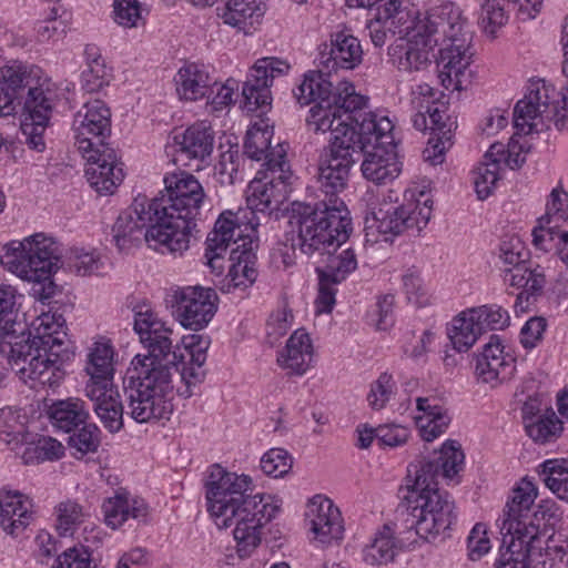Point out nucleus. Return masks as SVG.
Returning a JSON list of instances; mask_svg holds the SVG:
<instances>
[{
	"instance_id": "57",
	"label": "nucleus",
	"mask_w": 568,
	"mask_h": 568,
	"mask_svg": "<svg viewBox=\"0 0 568 568\" xmlns=\"http://www.w3.org/2000/svg\"><path fill=\"white\" fill-rule=\"evenodd\" d=\"M349 7L374 9L377 20H390L399 13L400 0H347Z\"/></svg>"
},
{
	"instance_id": "32",
	"label": "nucleus",
	"mask_w": 568,
	"mask_h": 568,
	"mask_svg": "<svg viewBox=\"0 0 568 568\" xmlns=\"http://www.w3.org/2000/svg\"><path fill=\"white\" fill-rule=\"evenodd\" d=\"M85 394L93 402V409L104 428L118 433L123 427V404L119 392L113 387L87 385Z\"/></svg>"
},
{
	"instance_id": "59",
	"label": "nucleus",
	"mask_w": 568,
	"mask_h": 568,
	"mask_svg": "<svg viewBox=\"0 0 568 568\" xmlns=\"http://www.w3.org/2000/svg\"><path fill=\"white\" fill-rule=\"evenodd\" d=\"M239 152L227 150L220 155L219 162L215 164V175L222 184H233L235 175L239 171Z\"/></svg>"
},
{
	"instance_id": "50",
	"label": "nucleus",
	"mask_w": 568,
	"mask_h": 568,
	"mask_svg": "<svg viewBox=\"0 0 568 568\" xmlns=\"http://www.w3.org/2000/svg\"><path fill=\"white\" fill-rule=\"evenodd\" d=\"M260 466L267 476L284 477L292 469L293 457L283 448H271L262 456Z\"/></svg>"
},
{
	"instance_id": "49",
	"label": "nucleus",
	"mask_w": 568,
	"mask_h": 568,
	"mask_svg": "<svg viewBox=\"0 0 568 568\" xmlns=\"http://www.w3.org/2000/svg\"><path fill=\"white\" fill-rule=\"evenodd\" d=\"M55 513L58 520L57 529L60 536L72 535L85 518L84 508L72 499L59 503L55 507Z\"/></svg>"
},
{
	"instance_id": "8",
	"label": "nucleus",
	"mask_w": 568,
	"mask_h": 568,
	"mask_svg": "<svg viewBox=\"0 0 568 568\" xmlns=\"http://www.w3.org/2000/svg\"><path fill=\"white\" fill-rule=\"evenodd\" d=\"M0 262L20 278L38 283L49 280L63 266L81 276L91 275L100 268L101 263L93 252L79 248H72L63 260L60 244L41 233L8 243Z\"/></svg>"
},
{
	"instance_id": "51",
	"label": "nucleus",
	"mask_w": 568,
	"mask_h": 568,
	"mask_svg": "<svg viewBox=\"0 0 568 568\" xmlns=\"http://www.w3.org/2000/svg\"><path fill=\"white\" fill-rule=\"evenodd\" d=\"M111 80V71L106 68L102 57L90 60L88 69L82 72V88L89 92H99Z\"/></svg>"
},
{
	"instance_id": "42",
	"label": "nucleus",
	"mask_w": 568,
	"mask_h": 568,
	"mask_svg": "<svg viewBox=\"0 0 568 568\" xmlns=\"http://www.w3.org/2000/svg\"><path fill=\"white\" fill-rule=\"evenodd\" d=\"M471 308L455 316L447 327V335L457 352H467L481 335Z\"/></svg>"
},
{
	"instance_id": "27",
	"label": "nucleus",
	"mask_w": 568,
	"mask_h": 568,
	"mask_svg": "<svg viewBox=\"0 0 568 568\" xmlns=\"http://www.w3.org/2000/svg\"><path fill=\"white\" fill-rule=\"evenodd\" d=\"M366 102L354 111H349L347 119L356 126L367 148L397 144L394 122L381 112L364 111Z\"/></svg>"
},
{
	"instance_id": "39",
	"label": "nucleus",
	"mask_w": 568,
	"mask_h": 568,
	"mask_svg": "<svg viewBox=\"0 0 568 568\" xmlns=\"http://www.w3.org/2000/svg\"><path fill=\"white\" fill-rule=\"evenodd\" d=\"M263 14L264 7L260 0H226L221 17L225 24L248 34L260 23Z\"/></svg>"
},
{
	"instance_id": "48",
	"label": "nucleus",
	"mask_w": 568,
	"mask_h": 568,
	"mask_svg": "<svg viewBox=\"0 0 568 568\" xmlns=\"http://www.w3.org/2000/svg\"><path fill=\"white\" fill-rule=\"evenodd\" d=\"M28 118L21 124L23 134L43 135L52 113V97L44 99L43 102H31L26 106Z\"/></svg>"
},
{
	"instance_id": "5",
	"label": "nucleus",
	"mask_w": 568,
	"mask_h": 568,
	"mask_svg": "<svg viewBox=\"0 0 568 568\" xmlns=\"http://www.w3.org/2000/svg\"><path fill=\"white\" fill-rule=\"evenodd\" d=\"M207 510L219 528L234 526L236 551L246 558L261 544L262 527L275 517L278 507L265 494H252V478L214 465L205 484Z\"/></svg>"
},
{
	"instance_id": "34",
	"label": "nucleus",
	"mask_w": 568,
	"mask_h": 568,
	"mask_svg": "<svg viewBox=\"0 0 568 568\" xmlns=\"http://www.w3.org/2000/svg\"><path fill=\"white\" fill-rule=\"evenodd\" d=\"M353 165L337 161L331 156L321 155L318 168V182L321 190L325 194V199L315 202H293V204H310L315 205L318 203L333 204L334 201L343 202L337 197V193L346 187L349 171Z\"/></svg>"
},
{
	"instance_id": "37",
	"label": "nucleus",
	"mask_w": 568,
	"mask_h": 568,
	"mask_svg": "<svg viewBox=\"0 0 568 568\" xmlns=\"http://www.w3.org/2000/svg\"><path fill=\"white\" fill-rule=\"evenodd\" d=\"M313 358V346L310 335L303 331H295L288 338L284 351L278 355L277 362L292 374L303 375L310 367Z\"/></svg>"
},
{
	"instance_id": "19",
	"label": "nucleus",
	"mask_w": 568,
	"mask_h": 568,
	"mask_svg": "<svg viewBox=\"0 0 568 568\" xmlns=\"http://www.w3.org/2000/svg\"><path fill=\"white\" fill-rule=\"evenodd\" d=\"M176 313L184 328L200 331L217 310V294L213 288L187 286L174 293Z\"/></svg>"
},
{
	"instance_id": "13",
	"label": "nucleus",
	"mask_w": 568,
	"mask_h": 568,
	"mask_svg": "<svg viewBox=\"0 0 568 568\" xmlns=\"http://www.w3.org/2000/svg\"><path fill=\"white\" fill-rule=\"evenodd\" d=\"M514 123L519 130L532 133L568 128V93H559L545 80L529 82L525 97L514 108Z\"/></svg>"
},
{
	"instance_id": "47",
	"label": "nucleus",
	"mask_w": 568,
	"mask_h": 568,
	"mask_svg": "<svg viewBox=\"0 0 568 568\" xmlns=\"http://www.w3.org/2000/svg\"><path fill=\"white\" fill-rule=\"evenodd\" d=\"M273 131L268 129L252 128L246 132L244 141V153L252 160L261 161L264 160L266 163L270 156L276 158L274 153L284 149L282 144H277L275 148L271 146V138Z\"/></svg>"
},
{
	"instance_id": "3",
	"label": "nucleus",
	"mask_w": 568,
	"mask_h": 568,
	"mask_svg": "<svg viewBox=\"0 0 568 568\" xmlns=\"http://www.w3.org/2000/svg\"><path fill=\"white\" fill-rule=\"evenodd\" d=\"M290 224L297 231L294 246L308 256L322 257L323 266L316 267L318 275L317 303L320 311L331 312L335 304L337 285L357 268V256L353 248H342L349 237L351 217L344 202L293 204Z\"/></svg>"
},
{
	"instance_id": "56",
	"label": "nucleus",
	"mask_w": 568,
	"mask_h": 568,
	"mask_svg": "<svg viewBox=\"0 0 568 568\" xmlns=\"http://www.w3.org/2000/svg\"><path fill=\"white\" fill-rule=\"evenodd\" d=\"M17 291L10 285H0V326L16 329Z\"/></svg>"
},
{
	"instance_id": "41",
	"label": "nucleus",
	"mask_w": 568,
	"mask_h": 568,
	"mask_svg": "<svg viewBox=\"0 0 568 568\" xmlns=\"http://www.w3.org/2000/svg\"><path fill=\"white\" fill-rule=\"evenodd\" d=\"M113 349L106 343H95L89 353L87 373L90 376L87 385L113 387L111 379L113 375Z\"/></svg>"
},
{
	"instance_id": "4",
	"label": "nucleus",
	"mask_w": 568,
	"mask_h": 568,
	"mask_svg": "<svg viewBox=\"0 0 568 568\" xmlns=\"http://www.w3.org/2000/svg\"><path fill=\"white\" fill-rule=\"evenodd\" d=\"M464 459L460 444L447 440L433 458L409 465L407 495L399 509L405 529H414L428 541L446 536L457 516L452 496L437 487V478L453 479L462 470Z\"/></svg>"
},
{
	"instance_id": "1",
	"label": "nucleus",
	"mask_w": 568,
	"mask_h": 568,
	"mask_svg": "<svg viewBox=\"0 0 568 568\" xmlns=\"http://www.w3.org/2000/svg\"><path fill=\"white\" fill-rule=\"evenodd\" d=\"M134 331L148 354L136 355L123 379L128 414L138 423L169 419L173 412L172 371L180 372L183 354L173 346V331L148 307L134 314Z\"/></svg>"
},
{
	"instance_id": "54",
	"label": "nucleus",
	"mask_w": 568,
	"mask_h": 568,
	"mask_svg": "<svg viewBox=\"0 0 568 568\" xmlns=\"http://www.w3.org/2000/svg\"><path fill=\"white\" fill-rule=\"evenodd\" d=\"M69 445L82 455L94 453L100 446V429L87 420L69 437Z\"/></svg>"
},
{
	"instance_id": "45",
	"label": "nucleus",
	"mask_w": 568,
	"mask_h": 568,
	"mask_svg": "<svg viewBox=\"0 0 568 568\" xmlns=\"http://www.w3.org/2000/svg\"><path fill=\"white\" fill-rule=\"evenodd\" d=\"M539 477L560 499L568 503V460L548 459L540 465Z\"/></svg>"
},
{
	"instance_id": "18",
	"label": "nucleus",
	"mask_w": 568,
	"mask_h": 568,
	"mask_svg": "<svg viewBox=\"0 0 568 568\" xmlns=\"http://www.w3.org/2000/svg\"><path fill=\"white\" fill-rule=\"evenodd\" d=\"M290 69L286 61L277 58L258 59L242 88V106L247 112H264L272 101L270 88L276 77L284 75Z\"/></svg>"
},
{
	"instance_id": "14",
	"label": "nucleus",
	"mask_w": 568,
	"mask_h": 568,
	"mask_svg": "<svg viewBox=\"0 0 568 568\" xmlns=\"http://www.w3.org/2000/svg\"><path fill=\"white\" fill-rule=\"evenodd\" d=\"M274 156H270L266 163H263V170H260L256 176L248 184L247 205L250 212H237L241 217L243 233L247 230L255 232L257 222L254 223L247 214L254 215L256 212L271 215L278 211L280 206L288 199L291 192L290 179L291 171L286 158V150H277Z\"/></svg>"
},
{
	"instance_id": "52",
	"label": "nucleus",
	"mask_w": 568,
	"mask_h": 568,
	"mask_svg": "<svg viewBox=\"0 0 568 568\" xmlns=\"http://www.w3.org/2000/svg\"><path fill=\"white\" fill-rule=\"evenodd\" d=\"M481 333L503 329L509 325V314L498 305H483L471 308Z\"/></svg>"
},
{
	"instance_id": "9",
	"label": "nucleus",
	"mask_w": 568,
	"mask_h": 568,
	"mask_svg": "<svg viewBox=\"0 0 568 568\" xmlns=\"http://www.w3.org/2000/svg\"><path fill=\"white\" fill-rule=\"evenodd\" d=\"M205 193L199 180L186 172L172 173L164 178V190L151 200L153 215L168 224L173 241V251L182 253L190 245V239L196 229Z\"/></svg>"
},
{
	"instance_id": "60",
	"label": "nucleus",
	"mask_w": 568,
	"mask_h": 568,
	"mask_svg": "<svg viewBox=\"0 0 568 568\" xmlns=\"http://www.w3.org/2000/svg\"><path fill=\"white\" fill-rule=\"evenodd\" d=\"M27 98L14 91L10 84L0 79V116L16 113L17 109L26 110Z\"/></svg>"
},
{
	"instance_id": "12",
	"label": "nucleus",
	"mask_w": 568,
	"mask_h": 568,
	"mask_svg": "<svg viewBox=\"0 0 568 568\" xmlns=\"http://www.w3.org/2000/svg\"><path fill=\"white\" fill-rule=\"evenodd\" d=\"M413 94L412 103L416 110L412 118L413 126L423 132L429 130L430 134L423 158L432 165L442 164L454 143L456 118L449 113L448 103L436 98L437 92L429 84H418Z\"/></svg>"
},
{
	"instance_id": "43",
	"label": "nucleus",
	"mask_w": 568,
	"mask_h": 568,
	"mask_svg": "<svg viewBox=\"0 0 568 568\" xmlns=\"http://www.w3.org/2000/svg\"><path fill=\"white\" fill-rule=\"evenodd\" d=\"M184 344V348L189 352L191 356V367L183 366L180 375L183 381H185L186 386L189 387L192 384H196L203 381L205 373L202 369L206 361V352L210 347V338L207 336L193 334L190 336H184L182 338Z\"/></svg>"
},
{
	"instance_id": "28",
	"label": "nucleus",
	"mask_w": 568,
	"mask_h": 568,
	"mask_svg": "<svg viewBox=\"0 0 568 568\" xmlns=\"http://www.w3.org/2000/svg\"><path fill=\"white\" fill-rule=\"evenodd\" d=\"M397 144L367 148L364 152L361 170L363 176L377 185L393 182L402 171Z\"/></svg>"
},
{
	"instance_id": "25",
	"label": "nucleus",
	"mask_w": 568,
	"mask_h": 568,
	"mask_svg": "<svg viewBox=\"0 0 568 568\" xmlns=\"http://www.w3.org/2000/svg\"><path fill=\"white\" fill-rule=\"evenodd\" d=\"M363 59V49L357 38L348 31H338L331 36V44H324L320 52V65L327 70H353Z\"/></svg>"
},
{
	"instance_id": "7",
	"label": "nucleus",
	"mask_w": 568,
	"mask_h": 568,
	"mask_svg": "<svg viewBox=\"0 0 568 568\" xmlns=\"http://www.w3.org/2000/svg\"><path fill=\"white\" fill-rule=\"evenodd\" d=\"M75 145L88 161L85 176L99 194H112L124 178L122 162L105 142L111 133V111L99 99L88 101L72 122Z\"/></svg>"
},
{
	"instance_id": "15",
	"label": "nucleus",
	"mask_w": 568,
	"mask_h": 568,
	"mask_svg": "<svg viewBox=\"0 0 568 568\" xmlns=\"http://www.w3.org/2000/svg\"><path fill=\"white\" fill-rule=\"evenodd\" d=\"M151 200L145 195L134 197L132 204L123 210L112 226L113 241L120 251H128L143 241L152 246L161 245L173 251V241L168 233L170 226L162 224L161 217L153 215Z\"/></svg>"
},
{
	"instance_id": "23",
	"label": "nucleus",
	"mask_w": 568,
	"mask_h": 568,
	"mask_svg": "<svg viewBox=\"0 0 568 568\" xmlns=\"http://www.w3.org/2000/svg\"><path fill=\"white\" fill-rule=\"evenodd\" d=\"M516 371V359L504 354L501 341L498 335H491L483 352L476 356L475 373L484 383L493 386L508 381Z\"/></svg>"
},
{
	"instance_id": "30",
	"label": "nucleus",
	"mask_w": 568,
	"mask_h": 568,
	"mask_svg": "<svg viewBox=\"0 0 568 568\" xmlns=\"http://www.w3.org/2000/svg\"><path fill=\"white\" fill-rule=\"evenodd\" d=\"M32 503L18 490L0 493V527L11 536H19L32 520Z\"/></svg>"
},
{
	"instance_id": "35",
	"label": "nucleus",
	"mask_w": 568,
	"mask_h": 568,
	"mask_svg": "<svg viewBox=\"0 0 568 568\" xmlns=\"http://www.w3.org/2000/svg\"><path fill=\"white\" fill-rule=\"evenodd\" d=\"M417 410L422 413L415 417L420 429V436L425 442H432L442 435L450 423L443 399L438 396H425L416 398Z\"/></svg>"
},
{
	"instance_id": "21",
	"label": "nucleus",
	"mask_w": 568,
	"mask_h": 568,
	"mask_svg": "<svg viewBox=\"0 0 568 568\" xmlns=\"http://www.w3.org/2000/svg\"><path fill=\"white\" fill-rule=\"evenodd\" d=\"M1 433L6 435L3 440L11 449L22 448L19 454L26 465L59 459L64 454V447L60 442L52 437L33 436L26 432L22 424H18V428L12 430L4 426Z\"/></svg>"
},
{
	"instance_id": "38",
	"label": "nucleus",
	"mask_w": 568,
	"mask_h": 568,
	"mask_svg": "<svg viewBox=\"0 0 568 568\" xmlns=\"http://www.w3.org/2000/svg\"><path fill=\"white\" fill-rule=\"evenodd\" d=\"M549 197L546 213L538 219V225L532 230L535 245H539L545 240L544 233L552 239L555 231L568 221V193L556 187Z\"/></svg>"
},
{
	"instance_id": "36",
	"label": "nucleus",
	"mask_w": 568,
	"mask_h": 568,
	"mask_svg": "<svg viewBox=\"0 0 568 568\" xmlns=\"http://www.w3.org/2000/svg\"><path fill=\"white\" fill-rule=\"evenodd\" d=\"M176 93L186 101H197L212 95V79L205 65L199 63H186L179 69L174 77Z\"/></svg>"
},
{
	"instance_id": "46",
	"label": "nucleus",
	"mask_w": 568,
	"mask_h": 568,
	"mask_svg": "<svg viewBox=\"0 0 568 568\" xmlns=\"http://www.w3.org/2000/svg\"><path fill=\"white\" fill-rule=\"evenodd\" d=\"M527 435L537 444L555 442L564 430L562 422L551 408H547L534 423H527Z\"/></svg>"
},
{
	"instance_id": "31",
	"label": "nucleus",
	"mask_w": 568,
	"mask_h": 568,
	"mask_svg": "<svg viewBox=\"0 0 568 568\" xmlns=\"http://www.w3.org/2000/svg\"><path fill=\"white\" fill-rule=\"evenodd\" d=\"M544 0H485L481 4L480 23L484 30L490 34L503 27L507 20L505 3L517 8L521 19H532L539 13Z\"/></svg>"
},
{
	"instance_id": "55",
	"label": "nucleus",
	"mask_w": 568,
	"mask_h": 568,
	"mask_svg": "<svg viewBox=\"0 0 568 568\" xmlns=\"http://www.w3.org/2000/svg\"><path fill=\"white\" fill-rule=\"evenodd\" d=\"M528 252L524 242L518 236H511L501 241L499 245V258L506 267L518 266L526 263Z\"/></svg>"
},
{
	"instance_id": "40",
	"label": "nucleus",
	"mask_w": 568,
	"mask_h": 568,
	"mask_svg": "<svg viewBox=\"0 0 568 568\" xmlns=\"http://www.w3.org/2000/svg\"><path fill=\"white\" fill-rule=\"evenodd\" d=\"M48 415L54 427L68 434L75 432L89 418L84 402L74 397L52 403Z\"/></svg>"
},
{
	"instance_id": "24",
	"label": "nucleus",
	"mask_w": 568,
	"mask_h": 568,
	"mask_svg": "<svg viewBox=\"0 0 568 568\" xmlns=\"http://www.w3.org/2000/svg\"><path fill=\"white\" fill-rule=\"evenodd\" d=\"M306 520L315 539L322 544L343 537V520L339 509L328 498L317 495L307 505Z\"/></svg>"
},
{
	"instance_id": "61",
	"label": "nucleus",
	"mask_w": 568,
	"mask_h": 568,
	"mask_svg": "<svg viewBox=\"0 0 568 568\" xmlns=\"http://www.w3.org/2000/svg\"><path fill=\"white\" fill-rule=\"evenodd\" d=\"M516 133L510 138L507 144V156L505 158V162L511 169L520 168L525 162V154L529 152V144L526 141H520L521 134H528L516 128Z\"/></svg>"
},
{
	"instance_id": "2",
	"label": "nucleus",
	"mask_w": 568,
	"mask_h": 568,
	"mask_svg": "<svg viewBox=\"0 0 568 568\" xmlns=\"http://www.w3.org/2000/svg\"><path fill=\"white\" fill-rule=\"evenodd\" d=\"M407 42L399 48L397 68L418 72L432 63L433 50L439 45L438 78L447 90H463L466 70L471 62L473 32L458 6L445 2L417 17L407 27Z\"/></svg>"
},
{
	"instance_id": "62",
	"label": "nucleus",
	"mask_w": 568,
	"mask_h": 568,
	"mask_svg": "<svg viewBox=\"0 0 568 568\" xmlns=\"http://www.w3.org/2000/svg\"><path fill=\"white\" fill-rule=\"evenodd\" d=\"M393 392L392 376L387 373L379 375L378 379L372 385L367 396L369 405L374 409H381L385 406Z\"/></svg>"
},
{
	"instance_id": "17",
	"label": "nucleus",
	"mask_w": 568,
	"mask_h": 568,
	"mask_svg": "<svg viewBox=\"0 0 568 568\" xmlns=\"http://www.w3.org/2000/svg\"><path fill=\"white\" fill-rule=\"evenodd\" d=\"M432 204L433 201L426 199L422 205L418 200L416 204L389 206L386 210L381 207L373 212L367 229L375 227L379 234L385 235V241L404 232L418 235L430 220Z\"/></svg>"
},
{
	"instance_id": "26",
	"label": "nucleus",
	"mask_w": 568,
	"mask_h": 568,
	"mask_svg": "<svg viewBox=\"0 0 568 568\" xmlns=\"http://www.w3.org/2000/svg\"><path fill=\"white\" fill-rule=\"evenodd\" d=\"M175 161L191 165L186 161H195L196 170L200 163L209 158L214 146V132L203 123L193 124L182 134L174 136Z\"/></svg>"
},
{
	"instance_id": "58",
	"label": "nucleus",
	"mask_w": 568,
	"mask_h": 568,
	"mask_svg": "<svg viewBox=\"0 0 568 568\" xmlns=\"http://www.w3.org/2000/svg\"><path fill=\"white\" fill-rule=\"evenodd\" d=\"M114 20L120 26L132 28L141 19V6L138 0H114Z\"/></svg>"
},
{
	"instance_id": "64",
	"label": "nucleus",
	"mask_w": 568,
	"mask_h": 568,
	"mask_svg": "<svg viewBox=\"0 0 568 568\" xmlns=\"http://www.w3.org/2000/svg\"><path fill=\"white\" fill-rule=\"evenodd\" d=\"M403 286L409 302L416 306H423L426 303L425 290L417 271L409 270L403 275Z\"/></svg>"
},
{
	"instance_id": "16",
	"label": "nucleus",
	"mask_w": 568,
	"mask_h": 568,
	"mask_svg": "<svg viewBox=\"0 0 568 568\" xmlns=\"http://www.w3.org/2000/svg\"><path fill=\"white\" fill-rule=\"evenodd\" d=\"M536 497V489L530 483H527L525 487L514 489L511 499L505 506L500 526L519 524L518 530L520 532H524L523 527L526 530L528 527H534L537 530L534 545H541V536L546 535L549 529L555 528L562 518V511L556 501L541 500L532 513V517L529 518L530 508Z\"/></svg>"
},
{
	"instance_id": "29",
	"label": "nucleus",
	"mask_w": 568,
	"mask_h": 568,
	"mask_svg": "<svg viewBox=\"0 0 568 568\" xmlns=\"http://www.w3.org/2000/svg\"><path fill=\"white\" fill-rule=\"evenodd\" d=\"M1 73L3 81L27 98L26 106L31 102H43L44 99L53 95L40 84L41 69L37 65L14 60L4 65Z\"/></svg>"
},
{
	"instance_id": "10",
	"label": "nucleus",
	"mask_w": 568,
	"mask_h": 568,
	"mask_svg": "<svg viewBox=\"0 0 568 568\" xmlns=\"http://www.w3.org/2000/svg\"><path fill=\"white\" fill-rule=\"evenodd\" d=\"M328 75L329 71H308L293 90L301 105L315 103L306 118L308 129L315 133H326L338 120V113L354 111L365 103V98L355 92L352 83L341 82L334 87Z\"/></svg>"
},
{
	"instance_id": "11",
	"label": "nucleus",
	"mask_w": 568,
	"mask_h": 568,
	"mask_svg": "<svg viewBox=\"0 0 568 568\" xmlns=\"http://www.w3.org/2000/svg\"><path fill=\"white\" fill-rule=\"evenodd\" d=\"M229 247L232 262L227 274L229 287L245 290L257 277L256 254L251 236L243 233L241 217L232 211L223 212L219 216L213 231L206 237L205 256L213 268Z\"/></svg>"
},
{
	"instance_id": "44",
	"label": "nucleus",
	"mask_w": 568,
	"mask_h": 568,
	"mask_svg": "<svg viewBox=\"0 0 568 568\" xmlns=\"http://www.w3.org/2000/svg\"><path fill=\"white\" fill-rule=\"evenodd\" d=\"M395 555V538L387 526H384L373 541L363 549V559L371 566L387 565L393 561Z\"/></svg>"
},
{
	"instance_id": "33",
	"label": "nucleus",
	"mask_w": 568,
	"mask_h": 568,
	"mask_svg": "<svg viewBox=\"0 0 568 568\" xmlns=\"http://www.w3.org/2000/svg\"><path fill=\"white\" fill-rule=\"evenodd\" d=\"M102 511L106 526L116 529L130 518L139 523H146L149 506L143 499H130L126 491H119L103 501Z\"/></svg>"
},
{
	"instance_id": "53",
	"label": "nucleus",
	"mask_w": 568,
	"mask_h": 568,
	"mask_svg": "<svg viewBox=\"0 0 568 568\" xmlns=\"http://www.w3.org/2000/svg\"><path fill=\"white\" fill-rule=\"evenodd\" d=\"M499 159L481 163L474 179L475 191L479 200L487 199L499 180Z\"/></svg>"
},
{
	"instance_id": "63",
	"label": "nucleus",
	"mask_w": 568,
	"mask_h": 568,
	"mask_svg": "<svg viewBox=\"0 0 568 568\" xmlns=\"http://www.w3.org/2000/svg\"><path fill=\"white\" fill-rule=\"evenodd\" d=\"M90 556L84 548H69L57 558V565L52 568H94Z\"/></svg>"
},
{
	"instance_id": "6",
	"label": "nucleus",
	"mask_w": 568,
	"mask_h": 568,
	"mask_svg": "<svg viewBox=\"0 0 568 568\" xmlns=\"http://www.w3.org/2000/svg\"><path fill=\"white\" fill-rule=\"evenodd\" d=\"M37 322L34 336L21 332L8 342V363L24 383L30 379L53 386L64 374L63 363L74 353L61 314L44 313Z\"/></svg>"
},
{
	"instance_id": "20",
	"label": "nucleus",
	"mask_w": 568,
	"mask_h": 568,
	"mask_svg": "<svg viewBox=\"0 0 568 568\" xmlns=\"http://www.w3.org/2000/svg\"><path fill=\"white\" fill-rule=\"evenodd\" d=\"M511 525L500 526L504 538L500 555L494 568H529L532 556L541 554L542 546L534 545L537 536L534 527H528L527 530L523 527L524 532H520L519 524Z\"/></svg>"
},
{
	"instance_id": "22",
	"label": "nucleus",
	"mask_w": 568,
	"mask_h": 568,
	"mask_svg": "<svg viewBox=\"0 0 568 568\" xmlns=\"http://www.w3.org/2000/svg\"><path fill=\"white\" fill-rule=\"evenodd\" d=\"M347 113H338V120L332 123L328 146L323 154L337 161L354 165L366 151L367 146L358 134L356 126L347 119Z\"/></svg>"
}]
</instances>
